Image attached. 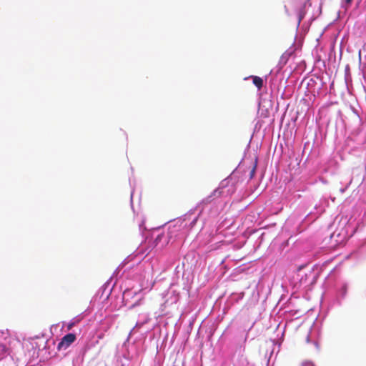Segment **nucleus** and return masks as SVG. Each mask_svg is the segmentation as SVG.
<instances>
[{
	"label": "nucleus",
	"instance_id": "7",
	"mask_svg": "<svg viewBox=\"0 0 366 366\" xmlns=\"http://www.w3.org/2000/svg\"><path fill=\"white\" fill-rule=\"evenodd\" d=\"M302 18H303V16H300L299 22H300V21H302Z\"/></svg>",
	"mask_w": 366,
	"mask_h": 366
},
{
	"label": "nucleus",
	"instance_id": "4",
	"mask_svg": "<svg viewBox=\"0 0 366 366\" xmlns=\"http://www.w3.org/2000/svg\"><path fill=\"white\" fill-rule=\"evenodd\" d=\"M256 168H257V159L253 163L252 169H251V170L249 172V178L250 179H252L254 177L255 172H256Z\"/></svg>",
	"mask_w": 366,
	"mask_h": 366
},
{
	"label": "nucleus",
	"instance_id": "2",
	"mask_svg": "<svg viewBox=\"0 0 366 366\" xmlns=\"http://www.w3.org/2000/svg\"><path fill=\"white\" fill-rule=\"evenodd\" d=\"M223 191L222 188H217V189L214 190L213 192L208 197H205L202 200V203L204 204H209L212 200H214L215 198L219 197L222 195Z\"/></svg>",
	"mask_w": 366,
	"mask_h": 366
},
{
	"label": "nucleus",
	"instance_id": "6",
	"mask_svg": "<svg viewBox=\"0 0 366 366\" xmlns=\"http://www.w3.org/2000/svg\"><path fill=\"white\" fill-rule=\"evenodd\" d=\"M352 1V0H345V4L347 5H350Z\"/></svg>",
	"mask_w": 366,
	"mask_h": 366
},
{
	"label": "nucleus",
	"instance_id": "1",
	"mask_svg": "<svg viewBox=\"0 0 366 366\" xmlns=\"http://www.w3.org/2000/svg\"><path fill=\"white\" fill-rule=\"evenodd\" d=\"M76 335L73 333H69L64 335L57 345V350H66L67 349L74 341L76 340Z\"/></svg>",
	"mask_w": 366,
	"mask_h": 366
},
{
	"label": "nucleus",
	"instance_id": "5",
	"mask_svg": "<svg viewBox=\"0 0 366 366\" xmlns=\"http://www.w3.org/2000/svg\"><path fill=\"white\" fill-rule=\"evenodd\" d=\"M74 326V322H70L69 324H68L67 325V330H71V328Z\"/></svg>",
	"mask_w": 366,
	"mask_h": 366
},
{
	"label": "nucleus",
	"instance_id": "3",
	"mask_svg": "<svg viewBox=\"0 0 366 366\" xmlns=\"http://www.w3.org/2000/svg\"><path fill=\"white\" fill-rule=\"evenodd\" d=\"M253 84L257 87L258 89H261L263 86V80L261 77L257 76H252Z\"/></svg>",
	"mask_w": 366,
	"mask_h": 366
}]
</instances>
